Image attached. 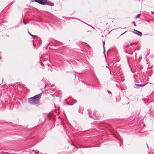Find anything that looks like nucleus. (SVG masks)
I'll use <instances>...</instances> for the list:
<instances>
[{
    "mask_svg": "<svg viewBox=\"0 0 154 154\" xmlns=\"http://www.w3.org/2000/svg\"><path fill=\"white\" fill-rule=\"evenodd\" d=\"M42 93L37 94L32 97H30L28 99V102L30 104H36L39 102L41 98Z\"/></svg>",
    "mask_w": 154,
    "mask_h": 154,
    "instance_id": "obj_1",
    "label": "nucleus"
},
{
    "mask_svg": "<svg viewBox=\"0 0 154 154\" xmlns=\"http://www.w3.org/2000/svg\"><path fill=\"white\" fill-rule=\"evenodd\" d=\"M34 1L42 5H46L47 3V0H35Z\"/></svg>",
    "mask_w": 154,
    "mask_h": 154,
    "instance_id": "obj_2",
    "label": "nucleus"
},
{
    "mask_svg": "<svg viewBox=\"0 0 154 154\" xmlns=\"http://www.w3.org/2000/svg\"><path fill=\"white\" fill-rule=\"evenodd\" d=\"M134 33L137 35H140L141 36L142 35V33L141 32H140L135 29H134L133 31H132Z\"/></svg>",
    "mask_w": 154,
    "mask_h": 154,
    "instance_id": "obj_3",
    "label": "nucleus"
},
{
    "mask_svg": "<svg viewBox=\"0 0 154 154\" xmlns=\"http://www.w3.org/2000/svg\"><path fill=\"white\" fill-rule=\"evenodd\" d=\"M46 4L48 5L51 6H53L54 5V4L53 3L50 2H47V3Z\"/></svg>",
    "mask_w": 154,
    "mask_h": 154,
    "instance_id": "obj_4",
    "label": "nucleus"
},
{
    "mask_svg": "<svg viewBox=\"0 0 154 154\" xmlns=\"http://www.w3.org/2000/svg\"><path fill=\"white\" fill-rule=\"evenodd\" d=\"M105 44V43L104 41L103 42V47L104 52L105 51V47H104V46Z\"/></svg>",
    "mask_w": 154,
    "mask_h": 154,
    "instance_id": "obj_5",
    "label": "nucleus"
},
{
    "mask_svg": "<svg viewBox=\"0 0 154 154\" xmlns=\"http://www.w3.org/2000/svg\"><path fill=\"white\" fill-rule=\"evenodd\" d=\"M28 33L29 34V35H31V36H33V37H37V36L36 35H32L29 32H28Z\"/></svg>",
    "mask_w": 154,
    "mask_h": 154,
    "instance_id": "obj_6",
    "label": "nucleus"
},
{
    "mask_svg": "<svg viewBox=\"0 0 154 154\" xmlns=\"http://www.w3.org/2000/svg\"><path fill=\"white\" fill-rule=\"evenodd\" d=\"M145 85H142V84H136V85L137 86H143Z\"/></svg>",
    "mask_w": 154,
    "mask_h": 154,
    "instance_id": "obj_7",
    "label": "nucleus"
},
{
    "mask_svg": "<svg viewBox=\"0 0 154 154\" xmlns=\"http://www.w3.org/2000/svg\"><path fill=\"white\" fill-rule=\"evenodd\" d=\"M140 14H138L135 17L136 18H137L138 17L140 16Z\"/></svg>",
    "mask_w": 154,
    "mask_h": 154,
    "instance_id": "obj_8",
    "label": "nucleus"
},
{
    "mask_svg": "<svg viewBox=\"0 0 154 154\" xmlns=\"http://www.w3.org/2000/svg\"><path fill=\"white\" fill-rule=\"evenodd\" d=\"M116 86L119 88V86L118 84H116Z\"/></svg>",
    "mask_w": 154,
    "mask_h": 154,
    "instance_id": "obj_9",
    "label": "nucleus"
},
{
    "mask_svg": "<svg viewBox=\"0 0 154 154\" xmlns=\"http://www.w3.org/2000/svg\"><path fill=\"white\" fill-rule=\"evenodd\" d=\"M36 154H39V152L38 151L36 152H35Z\"/></svg>",
    "mask_w": 154,
    "mask_h": 154,
    "instance_id": "obj_10",
    "label": "nucleus"
},
{
    "mask_svg": "<svg viewBox=\"0 0 154 154\" xmlns=\"http://www.w3.org/2000/svg\"><path fill=\"white\" fill-rule=\"evenodd\" d=\"M73 103H76V101L75 100H73Z\"/></svg>",
    "mask_w": 154,
    "mask_h": 154,
    "instance_id": "obj_11",
    "label": "nucleus"
},
{
    "mask_svg": "<svg viewBox=\"0 0 154 154\" xmlns=\"http://www.w3.org/2000/svg\"><path fill=\"white\" fill-rule=\"evenodd\" d=\"M133 24H134V25H135V22H134V21H133Z\"/></svg>",
    "mask_w": 154,
    "mask_h": 154,
    "instance_id": "obj_12",
    "label": "nucleus"
},
{
    "mask_svg": "<svg viewBox=\"0 0 154 154\" xmlns=\"http://www.w3.org/2000/svg\"><path fill=\"white\" fill-rule=\"evenodd\" d=\"M23 23L25 24H26V23L24 21V20H23Z\"/></svg>",
    "mask_w": 154,
    "mask_h": 154,
    "instance_id": "obj_13",
    "label": "nucleus"
},
{
    "mask_svg": "<svg viewBox=\"0 0 154 154\" xmlns=\"http://www.w3.org/2000/svg\"><path fill=\"white\" fill-rule=\"evenodd\" d=\"M151 13H152V14H154V12H153V11H151Z\"/></svg>",
    "mask_w": 154,
    "mask_h": 154,
    "instance_id": "obj_14",
    "label": "nucleus"
},
{
    "mask_svg": "<svg viewBox=\"0 0 154 154\" xmlns=\"http://www.w3.org/2000/svg\"><path fill=\"white\" fill-rule=\"evenodd\" d=\"M5 153H7V154H8V152H5Z\"/></svg>",
    "mask_w": 154,
    "mask_h": 154,
    "instance_id": "obj_15",
    "label": "nucleus"
},
{
    "mask_svg": "<svg viewBox=\"0 0 154 154\" xmlns=\"http://www.w3.org/2000/svg\"><path fill=\"white\" fill-rule=\"evenodd\" d=\"M129 46V45H128L127 46H126V47H127L128 46Z\"/></svg>",
    "mask_w": 154,
    "mask_h": 154,
    "instance_id": "obj_16",
    "label": "nucleus"
},
{
    "mask_svg": "<svg viewBox=\"0 0 154 154\" xmlns=\"http://www.w3.org/2000/svg\"><path fill=\"white\" fill-rule=\"evenodd\" d=\"M108 93H109L110 92L109 91H108Z\"/></svg>",
    "mask_w": 154,
    "mask_h": 154,
    "instance_id": "obj_17",
    "label": "nucleus"
},
{
    "mask_svg": "<svg viewBox=\"0 0 154 154\" xmlns=\"http://www.w3.org/2000/svg\"><path fill=\"white\" fill-rule=\"evenodd\" d=\"M1 57H0V59H1Z\"/></svg>",
    "mask_w": 154,
    "mask_h": 154,
    "instance_id": "obj_18",
    "label": "nucleus"
},
{
    "mask_svg": "<svg viewBox=\"0 0 154 154\" xmlns=\"http://www.w3.org/2000/svg\"><path fill=\"white\" fill-rule=\"evenodd\" d=\"M88 147H85V148H88Z\"/></svg>",
    "mask_w": 154,
    "mask_h": 154,
    "instance_id": "obj_19",
    "label": "nucleus"
},
{
    "mask_svg": "<svg viewBox=\"0 0 154 154\" xmlns=\"http://www.w3.org/2000/svg\"><path fill=\"white\" fill-rule=\"evenodd\" d=\"M105 57H106V55H105Z\"/></svg>",
    "mask_w": 154,
    "mask_h": 154,
    "instance_id": "obj_20",
    "label": "nucleus"
},
{
    "mask_svg": "<svg viewBox=\"0 0 154 154\" xmlns=\"http://www.w3.org/2000/svg\"><path fill=\"white\" fill-rule=\"evenodd\" d=\"M53 86V85H51V86Z\"/></svg>",
    "mask_w": 154,
    "mask_h": 154,
    "instance_id": "obj_21",
    "label": "nucleus"
}]
</instances>
